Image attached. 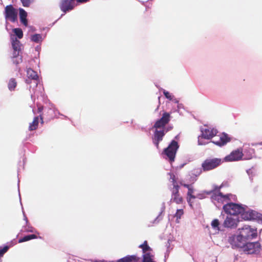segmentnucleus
<instances>
[{"label": "nucleus", "mask_w": 262, "mask_h": 262, "mask_svg": "<svg viewBox=\"0 0 262 262\" xmlns=\"http://www.w3.org/2000/svg\"><path fill=\"white\" fill-rule=\"evenodd\" d=\"M94 262H105L104 260H95Z\"/></svg>", "instance_id": "obj_44"}, {"label": "nucleus", "mask_w": 262, "mask_h": 262, "mask_svg": "<svg viewBox=\"0 0 262 262\" xmlns=\"http://www.w3.org/2000/svg\"><path fill=\"white\" fill-rule=\"evenodd\" d=\"M27 16V13L23 9H19V16L20 17H24V16Z\"/></svg>", "instance_id": "obj_38"}, {"label": "nucleus", "mask_w": 262, "mask_h": 262, "mask_svg": "<svg viewBox=\"0 0 262 262\" xmlns=\"http://www.w3.org/2000/svg\"><path fill=\"white\" fill-rule=\"evenodd\" d=\"M17 10L11 5L7 6L5 7V14L7 17H14L17 16Z\"/></svg>", "instance_id": "obj_18"}, {"label": "nucleus", "mask_w": 262, "mask_h": 262, "mask_svg": "<svg viewBox=\"0 0 262 262\" xmlns=\"http://www.w3.org/2000/svg\"><path fill=\"white\" fill-rule=\"evenodd\" d=\"M90 0H75L77 3L83 4L88 2Z\"/></svg>", "instance_id": "obj_41"}, {"label": "nucleus", "mask_w": 262, "mask_h": 262, "mask_svg": "<svg viewBox=\"0 0 262 262\" xmlns=\"http://www.w3.org/2000/svg\"><path fill=\"white\" fill-rule=\"evenodd\" d=\"M183 214L184 211L183 209H178L174 215V216L177 217V220L180 219L181 216L183 215Z\"/></svg>", "instance_id": "obj_31"}, {"label": "nucleus", "mask_w": 262, "mask_h": 262, "mask_svg": "<svg viewBox=\"0 0 262 262\" xmlns=\"http://www.w3.org/2000/svg\"><path fill=\"white\" fill-rule=\"evenodd\" d=\"M179 145L177 141L172 140L168 147L165 148L163 151V154L166 156L170 163L174 161L176 155Z\"/></svg>", "instance_id": "obj_4"}, {"label": "nucleus", "mask_w": 262, "mask_h": 262, "mask_svg": "<svg viewBox=\"0 0 262 262\" xmlns=\"http://www.w3.org/2000/svg\"><path fill=\"white\" fill-rule=\"evenodd\" d=\"M238 233L246 242L255 238L257 235L256 229L251 228L249 225H245L238 229Z\"/></svg>", "instance_id": "obj_3"}, {"label": "nucleus", "mask_w": 262, "mask_h": 262, "mask_svg": "<svg viewBox=\"0 0 262 262\" xmlns=\"http://www.w3.org/2000/svg\"><path fill=\"white\" fill-rule=\"evenodd\" d=\"M238 222L237 218L227 216L225 220L223 225L226 228H234L237 227Z\"/></svg>", "instance_id": "obj_14"}, {"label": "nucleus", "mask_w": 262, "mask_h": 262, "mask_svg": "<svg viewBox=\"0 0 262 262\" xmlns=\"http://www.w3.org/2000/svg\"><path fill=\"white\" fill-rule=\"evenodd\" d=\"M154 255L152 254L147 253L143 255V259L141 262H155L154 260Z\"/></svg>", "instance_id": "obj_25"}, {"label": "nucleus", "mask_w": 262, "mask_h": 262, "mask_svg": "<svg viewBox=\"0 0 262 262\" xmlns=\"http://www.w3.org/2000/svg\"><path fill=\"white\" fill-rule=\"evenodd\" d=\"M172 128V127L169 126L167 128H165V133H167L168 131L171 130Z\"/></svg>", "instance_id": "obj_43"}, {"label": "nucleus", "mask_w": 262, "mask_h": 262, "mask_svg": "<svg viewBox=\"0 0 262 262\" xmlns=\"http://www.w3.org/2000/svg\"><path fill=\"white\" fill-rule=\"evenodd\" d=\"M184 165H185V164H182V165L180 166V168H182V167L184 166Z\"/></svg>", "instance_id": "obj_45"}, {"label": "nucleus", "mask_w": 262, "mask_h": 262, "mask_svg": "<svg viewBox=\"0 0 262 262\" xmlns=\"http://www.w3.org/2000/svg\"><path fill=\"white\" fill-rule=\"evenodd\" d=\"M116 262H140V258L135 255H127L118 259Z\"/></svg>", "instance_id": "obj_17"}, {"label": "nucleus", "mask_w": 262, "mask_h": 262, "mask_svg": "<svg viewBox=\"0 0 262 262\" xmlns=\"http://www.w3.org/2000/svg\"><path fill=\"white\" fill-rule=\"evenodd\" d=\"M21 23L25 25V26H27L28 25V20L27 17H20Z\"/></svg>", "instance_id": "obj_39"}, {"label": "nucleus", "mask_w": 262, "mask_h": 262, "mask_svg": "<svg viewBox=\"0 0 262 262\" xmlns=\"http://www.w3.org/2000/svg\"><path fill=\"white\" fill-rule=\"evenodd\" d=\"M243 219L245 221L254 220L258 217V213L253 210L244 211L241 213Z\"/></svg>", "instance_id": "obj_15"}, {"label": "nucleus", "mask_w": 262, "mask_h": 262, "mask_svg": "<svg viewBox=\"0 0 262 262\" xmlns=\"http://www.w3.org/2000/svg\"><path fill=\"white\" fill-rule=\"evenodd\" d=\"M22 61H23L22 56L18 57L15 59H13V63L16 64H18L21 63L22 62Z\"/></svg>", "instance_id": "obj_35"}, {"label": "nucleus", "mask_w": 262, "mask_h": 262, "mask_svg": "<svg viewBox=\"0 0 262 262\" xmlns=\"http://www.w3.org/2000/svg\"><path fill=\"white\" fill-rule=\"evenodd\" d=\"M163 94L167 99H168L170 100H172V96L168 92L166 91L165 90H164Z\"/></svg>", "instance_id": "obj_36"}, {"label": "nucleus", "mask_w": 262, "mask_h": 262, "mask_svg": "<svg viewBox=\"0 0 262 262\" xmlns=\"http://www.w3.org/2000/svg\"><path fill=\"white\" fill-rule=\"evenodd\" d=\"M75 0H61L60 7L64 13L71 11L75 7Z\"/></svg>", "instance_id": "obj_11"}, {"label": "nucleus", "mask_w": 262, "mask_h": 262, "mask_svg": "<svg viewBox=\"0 0 262 262\" xmlns=\"http://www.w3.org/2000/svg\"><path fill=\"white\" fill-rule=\"evenodd\" d=\"M172 188L171 190V191L172 190H179L180 189V186L178 185L177 181L172 183Z\"/></svg>", "instance_id": "obj_34"}, {"label": "nucleus", "mask_w": 262, "mask_h": 262, "mask_svg": "<svg viewBox=\"0 0 262 262\" xmlns=\"http://www.w3.org/2000/svg\"><path fill=\"white\" fill-rule=\"evenodd\" d=\"M170 113L164 112L162 117L157 120L153 126L156 129L152 138L153 143L157 148H159V143L162 141L165 135V125L169 123L171 119Z\"/></svg>", "instance_id": "obj_1"}, {"label": "nucleus", "mask_w": 262, "mask_h": 262, "mask_svg": "<svg viewBox=\"0 0 262 262\" xmlns=\"http://www.w3.org/2000/svg\"><path fill=\"white\" fill-rule=\"evenodd\" d=\"M1 261H2V260H1V259H0V262H1Z\"/></svg>", "instance_id": "obj_47"}, {"label": "nucleus", "mask_w": 262, "mask_h": 262, "mask_svg": "<svg viewBox=\"0 0 262 262\" xmlns=\"http://www.w3.org/2000/svg\"><path fill=\"white\" fill-rule=\"evenodd\" d=\"M231 195L228 194L224 195L221 192H212L211 195V199L213 200L217 201L218 202L224 203V202H227L230 200V196Z\"/></svg>", "instance_id": "obj_12"}, {"label": "nucleus", "mask_w": 262, "mask_h": 262, "mask_svg": "<svg viewBox=\"0 0 262 262\" xmlns=\"http://www.w3.org/2000/svg\"><path fill=\"white\" fill-rule=\"evenodd\" d=\"M139 248H141L143 252V255L149 253L152 254V249L148 246L147 241H145L143 243L139 246Z\"/></svg>", "instance_id": "obj_20"}, {"label": "nucleus", "mask_w": 262, "mask_h": 262, "mask_svg": "<svg viewBox=\"0 0 262 262\" xmlns=\"http://www.w3.org/2000/svg\"><path fill=\"white\" fill-rule=\"evenodd\" d=\"M223 209L227 213L230 215H238L244 211V208L241 205L230 203L224 205Z\"/></svg>", "instance_id": "obj_5"}, {"label": "nucleus", "mask_w": 262, "mask_h": 262, "mask_svg": "<svg viewBox=\"0 0 262 262\" xmlns=\"http://www.w3.org/2000/svg\"><path fill=\"white\" fill-rule=\"evenodd\" d=\"M26 82L29 83V82H28V80H26Z\"/></svg>", "instance_id": "obj_46"}, {"label": "nucleus", "mask_w": 262, "mask_h": 262, "mask_svg": "<svg viewBox=\"0 0 262 262\" xmlns=\"http://www.w3.org/2000/svg\"><path fill=\"white\" fill-rule=\"evenodd\" d=\"M37 238V236L35 234H30L24 236L23 238H21L19 239L18 242L23 243L25 242L28 241L31 239H35Z\"/></svg>", "instance_id": "obj_26"}, {"label": "nucleus", "mask_w": 262, "mask_h": 262, "mask_svg": "<svg viewBox=\"0 0 262 262\" xmlns=\"http://www.w3.org/2000/svg\"><path fill=\"white\" fill-rule=\"evenodd\" d=\"M9 247L5 246L3 248L0 247V257L3 256V255L8 250Z\"/></svg>", "instance_id": "obj_32"}, {"label": "nucleus", "mask_w": 262, "mask_h": 262, "mask_svg": "<svg viewBox=\"0 0 262 262\" xmlns=\"http://www.w3.org/2000/svg\"><path fill=\"white\" fill-rule=\"evenodd\" d=\"M42 40V37L40 34H34L31 36V40L38 43L40 41H41Z\"/></svg>", "instance_id": "obj_28"}, {"label": "nucleus", "mask_w": 262, "mask_h": 262, "mask_svg": "<svg viewBox=\"0 0 262 262\" xmlns=\"http://www.w3.org/2000/svg\"><path fill=\"white\" fill-rule=\"evenodd\" d=\"M43 109V106L40 105V106H38L37 112H38V113H40L39 117H40V120H41V123H43V114L42 113Z\"/></svg>", "instance_id": "obj_30"}, {"label": "nucleus", "mask_w": 262, "mask_h": 262, "mask_svg": "<svg viewBox=\"0 0 262 262\" xmlns=\"http://www.w3.org/2000/svg\"><path fill=\"white\" fill-rule=\"evenodd\" d=\"M219 221L217 219H214L211 222V226L214 229L219 230Z\"/></svg>", "instance_id": "obj_29"}, {"label": "nucleus", "mask_w": 262, "mask_h": 262, "mask_svg": "<svg viewBox=\"0 0 262 262\" xmlns=\"http://www.w3.org/2000/svg\"><path fill=\"white\" fill-rule=\"evenodd\" d=\"M231 140V137H230L228 134L223 133L220 135V138L218 140H214L212 142L216 145L222 146L230 142Z\"/></svg>", "instance_id": "obj_13"}, {"label": "nucleus", "mask_w": 262, "mask_h": 262, "mask_svg": "<svg viewBox=\"0 0 262 262\" xmlns=\"http://www.w3.org/2000/svg\"><path fill=\"white\" fill-rule=\"evenodd\" d=\"M23 6L29 7L31 3L33 2V0H20Z\"/></svg>", "instance_id": "obj_33"}, {"label": "nucleus", "mask_w": 262, "mask_h": 262, "mask_svg": "<svg viewBox=\"0 0 262 262\" xmlns=\"http://www.w3.org/2000/svg\"><path fill=\"white\" fill-rule=\"evenodd\" d=\"M217 133V130L214 128H207L202 130V134L198 137V143L199 145H203L201 142L202 139H210L214 137Z\"/></svg>", "instance_id": "obj_9"}, {"label": "nucleus", "mask_w": 262, "mask_h": 262, "mask_svg": "<svg viewBox=\"0 0 262 262\" xmlns=\"http://www.w3.org/2000/svg\"><path fill=\"white\" fill-rule=\"evenodd\" d=\"M7 18H9L10 20H11L12 21H15V20H16V18L17 17H7Z\"/></svg>", "instance_id": "obj_42"}, {"label": "nucleus", "mask_w": 262, "mask_h": 262, "mask_svg": "<svg viewBox=\"0 0 262 262\" xmlns=\"http://www.w3.org/2000/svg\"><path fill=\"white\" fill-rule=\"evenodd\" d=\"M255 153V150L253 148L251 147H247L245 149L244 151V159L250 160L251 159Z\"/></svg>", "instance_id": "obj_19"}, {"label": "nucleus", "mask_w": 262, "mask_h": 262, "mask_svg": "<svg viewBox=\"0 0 262 262\" xmlns=\"http://www.w3.org/2000/svg\"><path fill=\"white\" fill-rule=\"evenodd\" d=\"M39 117H35L34 118L32 122L30 123L29 126V129L30 131L35 130L37 128L38 125V121Z\"/></svg>", "instance_id": "obj_22"}, {"label": "nucleus", "mask_w": 262, "mask_h": 262, "mask_svg": "<svg viewBox=\"0 0 262 262\" xmlns=\"http://www.w3.org/2000/svg\"><path fill=\"white\" fill-rule=\"evenodd\" d=\"M17 85V81L15 78H11L8 82V87L10 91H14Z\"/></svg>", "instance_id": "obj_24"}, {"label": "nucleus", "mask_w": 262, "mask_h": 262, "mask_svg": "<svg viewBox=\"0 0 262 262\" xmlns=\"http://www.w3.org/2000/svg\"><path fill=\"white\" fill-rule=\"evenodd\" d=\"M13 32L17 36L19 39H21L23 37V32L20 28H15L13 30Z\"/></svg>", "instance_id": "obj_27"}, {"label": "nucleus", "mask_w": 262, "mask_h": 262, "mask_svg": "<svg viewBox=\"0 0 262 262\" xmlns=\"http://www.w3.org/2000/svg\"><path fill=\"white\" fill-rule=\"evenodd\" d=\"M27 75L29 79L37 80L38 78L37 73L31 68L27 70Z\"/></svg>", "instance_id": "obj_21"}, {"label": "nucleus", "mask_w": 262, "mask_h": 262, "mask_svg": "<svg viewBox=\"0 0 262 262\" xmlns=\"http://www.w3.org/2000/svg\"><path fill=\"white\" fill-rule=\"evenodd\" d=\"M243 156L244 154L242 149L238 148L232 151L229 155L226 156L224 160L226 162L239 161L242 159Z\"/></svg>", "instance_id": "obj_10"}, {"label": "nucleus", "mask_w": 262, "mask_h": 262, "mask_svg": "<svg viewBox=\"0 0 262 262\" xmlns=\"http://www.w3.org/2000/svg\"><path fill=\"white\" fill-rule=\"evenodd\" d=\"M180 184L181 186H182L185 188H187L188 189L186 199H187V201L190 207H192L193 202L192 201V200L195 199L198 197V196L195 195L194 194V193L195 191V189L194 188L193 185L191 184H185V183H183L182 182H180Z\"/></svg>", "instance_id": "obj_8"}, {"label": "nucleus", "mask_w": 262, "mask_h": 262, "mask_svg": "<svg viewBox=\"0 0 262 262\" xmlns=\"http://www.w3.org/2000/svg\"><path fill=\"white\" fill-rule=\"evenodd\" d=\"M228 243L231 245L232 248L243 249L244 245L246 244L245 240L242 237L239 233L237 235L231 234L229 236Z\"/></svg>", "instance_id": "obj_6"}, {"label": "nucleus", "mask_w": 262, "mask_h": 262, "mask_svg": "<svg viewBox=\"0 0 262 262\" xmlns=\"http://www.w3.org/2000/svg\"><path fill=\"white\" fill-rule=\"evenodd\" d=\"M223 162L221 158H207L202 163L201 166L204 171H208L218 167Z\"/></svg>", "instance_id": "obj_2"}, {"label": "nucleus", "mask_w": 262, "mask_h": 262, "mask_svg": "<svg viewBox=\"0 0 262 262\" xmlns=\"http://www.w3.org/2000/svg\"><path fill=\"white\" fill-rule=\"evenodd\" d=\"M169 174H170V180L171 183H173L177 181L176 176L174 174L170 173Z\"/></svg>", "instance_id": "obj_40"}, {"label": "nucleus", "mask_w": 262, "mask_h": 262, "mask_svg": "<svg viewBox=\"0 0 262 262\" xmlns=\"http://www.w3.org/2000/svg\"><path fill=\"white\" fill-rule=\"evenodd\" d=\"M247 254H257L261 250V245L258 242H246L242 249Z\"/></svg>", "instance_id": "obj_7"}, {"label": "nucleus", "mask_w": 262, "mask_h": 262, "mask_svg": "<svg viewBox=\"0 0 262 262\" xmlns=\"http://www.w3.org/2000/svg\"><path fill=\"white\" fill-rule=\"evenodd\" d=\"M170 201L176 203L177 204H181L183 203L184 200L180 193L179 190L171 191Z\"/></svg>", "instance_id": "obj_16"}, {"label": "nucleus", "mask_w": 262, "mask_h": 262, "mask_svg": "<svg viewBox=\"0 0 262 262\" xmlns=\"http://www.w3.org/2000/svg\"><path fill=\"white\" fill-rule=\"evenodd\" d=\"M20 51H16L14 50L13 54H12V58L13 59H15V58H17L18 57L21 56V55H19Z\"/></svg>", "instance_id": "obj_37"}, {"label": "nucleus", "mask_w": 262, "mask_h": 262, "mask_svg": "<svg viewBox=\"0 0 262 262\" xmlns=\"http://www.w3.org/2000/svg\"><path fill=\"white\" fill-rule=\"evenodd\" d=\"M12 46L13 50L20 51L21 50V43L16 38L13 39L12 42Z\"/></svg>", "instance_id": "obj_23"}]
</instances>
